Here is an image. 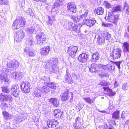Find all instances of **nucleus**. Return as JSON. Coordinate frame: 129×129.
Instances as JSON below:
<instances>
[{
  "label": "nucleus",
  "mask_w": 129,
  "mask_h": 129,
  "mask_svg": "<svg viewBox=\"0 0 129 129\" xmlns=\"http://www.w3.org/2000/svg\"><path fill=\"white\" fill-rule=\"evenodd\" d=\"M105 18L107 21L113 23L115 24H116L119 20L118 15H114L112 12L108 13V15H106Z\"/></svg>",
  "instance_id": "1"
},
{
  "label": "nucleus",
  "mask_w": 129,
  "mask_h": 129,
  "mask_svg": "<svg viewBox=\"0 0 129 129\" xmlns=\"http://www.w3.org/2000/svg\"><path fill=\"white\" fill-rule=\"evenodd\" d=\"M26 24V22L25 18L20 17L18 19H17L14 21L12 27L13 29H18L20 26L21 27H25Z\"/></svg>",
  "instance_id": "2"
},
{
  "label": "nucleus",
  "mask_w": 129,
  "mask_h": 129,
  "mask_svg": "<svg viewBox=\"0 0 129 129\" xmlns=\"http://www.w3.org/2000/svg\"><path fill=\"white\" fill-rule=\"evenodd\" d=\"M111 37V35L108 32L104 31L102 32L101 36L99 35V36H98V41L99 43L104 44L105 39L109 40Z\"/></svg>",
  "instance_id": "3"
},
{
  "label": "nucleus",
  "mask_w": 129,
  "mask_h": 129,
  "mask_svg": "<svg viewBox=\"0 0 129 129\" xmlns=\"http://www.w3.org/2000/svg\"><path fill=\"white\" fill-rule=\"evenodd\" d=\"M9 70L5 68H3L2 70V73L0 76V81H1L2 83H4L6 84L7 86L8 85L10 81L8 80V78L5 76V75L6 72L9 71Z\"/></svg>",
  "instance_id": "4"
},
{
  "label": "nucleus",
  "mask_w": 129,
  "mask_h": 129,
  "mask_svg": "<svg viewBox=\"0 0 129 129\" xmlns=\"http://www.w3.org/2000/svg\"><path fill=\"white\" fill-rule=\"evenodd\" d=\"M73 94L72 92H69L68 90L65 91L63 93L61 96V99L62 100L66 101L70 99L71 102H72Z\"/></svg>",
  "instance_id": "5"
},
{
  "label": "nucleus",
  "mask_w": 129,
  "mask_h": 129,
  "mask_svg": "<svg viewBox=\"0 0 129 129\" xmlns=\"http://www.w3.org/2000/svg\"><path fill=\"white\" fill-rule=\"evenodd\" d=\"M37 43L38 44L41 45H43L46 43V37L44 33H43L42 32H40L38 33L36 36Z\"/></svg>",
  "instance_id": "6"
},
{
  "label": "nucleus",
  "mask_w": 129,
  "mask_h": 129,
  "mask_svg": "<svg viewBox=\"0 0 129 129\" xmlns=\"http://www.w3.org/2000/svg\"><path fill=\"white\" fill-rule=\"evenodd\" d=\"M78 48L77 46H70L68 48V53L70 56L74 58L76 55Z\"/></svg>",
  "instance_id": "7"
},
{
  "label": "nucleus",
  "mask_w": 129,
  "mask_h": 129,
  "mask_svg": "<svg viewBox=\"0 0 129 129\" xmlns=\"http://www.w3.org/2000/svg\"><path fill=\"white\" fill-rule=\"evenodd\" d=\"M111 67V66L109 64H108L106 65L101 64H99V68L100 71V76L101 77L103 76H107L106 74L104 73H103V70H105L110 69Z\"/></svg>",
  "instance_id": "8"
},
{
  "label": "nucleus",
  "mask_w": 129,
  "mask_h": 129,
  "mask_svg": "<svg viewBox=\"0 0 129 129\" xmlns=\"http://www.w3.org/2000/svg\"><path fill=\"white\" fill-rule=\"evenodd\" d=\"M89 71L91 72L98 73L100 76V71L99 68V65L95 63H92L89 66Z\"/></svg>",
  "instance_id": "9"
},
{
  "label": "nucleus",
  "mask_w": 129,
  "mask_h": 129,
  "mask_svg": "<svg viewBox=\"0 0 129 129\" xmlns=\"http://www.w3.org/2000/svg\"><path fill=\"white\" fill-rule=\"evenodd\" d=\"M24 76L23 73L21 72H15L11 73L10 75V77L16 80H21Z\"/></svg>",
  "instance_id": "10"
},
{
  "label": "nucleus",
  "mask_w": 129,
  "mask_h": 129,
  "mask_svg": "<svg viewBox=\"0 0 129 129\" xmlns=\"http://www.w3.org/2000/svg\"><path fill=\"white\" fill-rule=\"evenodd\" d=\"M20 85L21 89L22 91L24 93H28L30 91V85L29 83L24 82H22L21 83Z\"/></svg>",
  "instance_id": "11"
},
{
  "label": "nucleus",
  "mask_w": 129,
  "mask_h": 129,
  "mask_svg": "<svg viewBox=\"0 0 129 129\" xmlns=\"http://www.w3.org/2000/svg\"><path fill=\"white\" fill-rule=\"evenodd\" d=\"M121 51L120 49L117 48L112 51L111 53V57L113 59H115L119 58L121 55Z\"/></svg>",
  "instance_id": "12"
},
{
  "label": "nucleus",
  "mask_w": 129,
  "mask_h": 129,
  "mask_svg": "<svg viewBox=\"0 0 129 129\" xmlns=\"http://www.w3.org/2000/svg\"><path fill=\"white\" fill-rule=\"evenodd\" d=\"M89 17V18H84V19L83 20V23L84 24L91 27L96 22V20L93 19H90V15Z\"/></svg>",
  "instance_id": "13"
},
{
  "label": "nucleus",
  "mask_w": 129,
  "mask_h": 129,
  "mask_svg": "<svg viewBox=\"0 0 129 129\" xmlns=\"http://www.w3.org/2000/svg\"><path fill=\"white\" fill-rule=\"evenodd\" d=\"M13 100L11 95L10 94L4 95L3 94L1 93L0 96V101H6L8 103H11Z\"/></svg>",
  "instance_id": "14"
},
{
  "label": "nucleus",
  "mask_w": 129,
  "mask_h": 129,
  "mask_svg": "<svg viewBox=\"0 0 129 129\" xmlns=\"http://www.w3.org/2000/svg\"><path fill=\"white\" fill-rule=\"evenodd\" d=\"M25 36L24 32L22 30H19L16 34V39L17 42H20Z\"/></svg>",
  "instance_id": "15"
},
{
  "label": "nucleus",
  "mask_w": 129,
  "mask_h": 129,
  "mask_svg": "<svg viewBox=\"0 0 129 129\" xmlns=\"http://www.w3.org/2000/svg\"><path fill=\"white\" fill-rule=\"evenodd\" d=\"M75 123L73 126L75 129H83L81 127L82 119L79 117H77L75 119Z\"/></svg>",
  "instance_id": "16"
},
{
  "label": "nucleus",
  "mask_w": 129,
  "mask_h": 129,
  "mask_svg": "<svg viewBox=\"0 0 129 129\" xmlns=\"http://www.w3.org/2000/svg\"><path fill=\"white\" fill-rule=\"evenodd\" d=\"M68 11L72 13L76 12V8L75 4L73 2L69 3L67 6Z\"/></svg>",
  "instance_id": "17"
},
{
  "label": "nucleus",
  "mask_w": 129,
  "mask_h": 129,
  "mask_svg": "<svg viewBox=\"0 0 129 129\" xmlns=\"http://www.w3.org/2000/svg\"><path fill=\"white\" fill-rule=\"evenodd\" d=\"M58 60L57 58H52L48 63L45 64V67L47 69H50V68L51 65L53 64H57Z\"/></svg>",
  "instance_id": "18"
},
{
  "label": "nucleus",
  "mask_w": 129,
  "mask_h": 129,
  "mask_svg": "<svg viewBox=\"0 0 129 129\" xmlns=\"http://www.w3.org/2000/svg\"><path fill=\"white\" fill-rule=\"evenodd\" d=\"M88 55L85 53L80 54L78 57V61L82 63L86 62L88 59Z\"/></svg>",
  "instance_id": "19"
},
{
  "label": "nucleus",
  "mask_w": 129,
  "mask_h": 129,
  "mask_svg": "<svg viewBox=\"0 0 129 129\" xmlns=\"http://www.w3.org/2000/svg\"><path fill=\"white\" fill-rule=\"evenodd\" d=\"M7 66L10 68L16 69L19 66L18 62L17 60H13L8 63Z\"/></svg>",
  "instance_id": "20"
},
{
  "label": "nucleus",
  "mask_w": 129,
  "mask_h": 129,
  "mask_svg": "<svg viewBox=\"0 0 129 129\" xmlns=\"http://www.w3.org/2000/svg\"><path fill=\"white\" fill-rule=\"evenodd\" d=\"M80 14H82V15L80 16L81 17L83 18H89V14H88V11L86 9H85L84 8H82L81 10L79 11Z\"/></svg>",
  "instance_id": "21"
},
{
  "label": "nucleus",
  "mask_w": 129,
  "mask_h": 129,
  "mask_svg": "<svg viewBox=\"0 0 129 129\" xmlns=\"http://www.w3.org/2000/svg\"><path fill=\"white\" fill-rule=\"evenodd\" d=\"M65 80L66 82L68 83H71L73 82V81L68 69L66 70V73L65 76Z\"/></svg>",
  "instance_id": "22"
},
{
  "label": "nucleus",
  "mask_w": 129,
  "mask_h": 129,
  "mask_svg": "<svg viewBox=\"0 0 129 129\" xmlns=\"http://www.w3.org/2000/svg\"><path fill=\"white\" fill-rule=\"evenodd\" d=\"M58 123L57 121H55L54 119L50 120L47 122V124L49 127L54 128L56 127Z\"/></svg>",
  "instance_id": "23"
},
{
  "label": "nucleus",
  "mask_w": 129,
  "mask_h": 129,
  "mask_svg": "<svg viewBox=\"0 0 129 129\" xmlns=\"http://www.w3.org/2000/svg\"><path fill=\"white\" fill-rule=\"evenodd\" d=\"M105 91L107 92V95L109 96H112L115 94V92L113 91L112 90L110 89L108 87H103Z\"/></svg>",
  "instance_id": "24"
},
{
  "label": "nucleus",
  "mask_w": 129,
  "mask_h": 129,
  "mask_svg": "<svg viewBox=\"0 0 129 129\" xmlns=\"http://www.w3.org/2000/svg\"><path fill=\"white\" fill-rule=\"evenodd\" d=\"M65 0H56V2L53 7L52 10L54 11L55 10H57L60 6V3L63 2Z\"/></svg>",
  "instance_id": "25"
},
{
  "label": "nucleus",
  "mask_w": 129,
  "mask_h": 129,
  "mask_svg": "<svg viewBox=\"0 0 129 129\" xmlns=\"http://www.w3.org/2000/svg\"><path fill=\"white\" fill-rule=\"evenodd\" d=\"M50 50L49 47V46H47L41 49L40 52L42 55L45 56L48 54Z\"/></svg>",
  "instance_id": "26"
},
{
  "label": "nucleus",
  "mask_w": 129,
  "mask_h": 129,
  "mask_svg": "<svg viewBox=\"0 0 129 129\" xmlns=\"http://www.w3.org/2000/svg\"><path fill=\"white\" fill-rule=\"evenodd\" d=\"M49 102L55 107H57L59 104V103L57 99L56 98H51L49 99Z\"/></svg>",
  "instance_id": "27"
},
{
  "label": "nucleus",
  "mask_w": 129,
  "mask_h": 129,
  "mask_svg": "<svg viewBox=\"0 0 129 129\" xmlns=\"http://www.w3.org/2000/svg\"><path fill=\"white\" fill-rule=\"evenodd\" d=\"M25 43L27 45L29 46H31L34 44V40L31 35L29 36V37L27 39Z\"/></svg>",
  "instance_id": "28"
},
{
  "label": "nucleus",
  "mask_w": 129,
  "mask_h": 129,
  "mask_svg": "<svg viewBox=\"0 0 129 129\" xmlns=\"http://www.w3.org/2000/svg\"><path fill=\"white\" fill-rule=\"evenodd\" d=\"M123 10L126 14L129 15V5L126 2L124 3Z\"/></svg>",
  "instance_id": "29"
},
{
  "label": "nucleus",
  "mask_w": 129,
  "mask_h": 129,
  "mask_svg": "<svg viewBox=\"0 0 129 129\" xmlns=\"http://www.w3.org/2000/svg\"><path fill=\"white\" fill-rule=\"evenodd\" d=\"M71 18L75 22H78L81 20L83 18L81 17L80 16H77L71 15Z\"/></svg>",
  "instance_id": "30"
},
{
  "label": "nucleus",
  "mask_w": 129,
  "mask_h": 129,
  "mask_svg": "<svg viewBox=\"0 0 129 129\" xmlns=\"http://www.w3.org/2000/svg\"><path fill=\"white\" fill-rule=\"evenodd\" d=\"M95 12L98 15H102L104 12V9L101 7H98L95 10Z\"/></svg>",
  "instance_id": "31"
},
{
  "label": "nucleus",
  "mask_w": 129,
  "mask_h": 129,
  "mask_svg": "<svg viewBox=\"0 0 129 129\" xmlns=\"http://www.w3.org/2000/svg\"><path fill=\"white\" fill-rule=\"evenodd\" d=\"M123 45L124 47V52L127 53L129 52V43L126 42L124 43Z\"/></svg>",
  "instance_id": "32"
},
{
  "label": "nucleus",
  "mask_w": 129,
  "mask_h": 129,
  "mask_svg": "<svg viewBox=\"0 0 129 129\" xmlns=\"http://www.w3.org/2000/svg\"><path fill=\"white\" fill-rule=\"evenodd\" d=\"M122 7L121 5H118L116 7H113L112 9V11L113 13L114 12L121 11Z\"/></svg>",
  "instance_id": "33"
},
{
  "label": "nucleus",
  "mask_w": 129,
  "mask_h": 129,
  "mask_svg": "<svg viewBox=\"0 0 129 129\" xmlns=\"http://www.w3.org/2000/svg\"><path fill=\"white\" fill-rule=\"evenodd\" d=\"M48 21L47 22L48 25H51L52 24L53 21L55 19V17L54 16H52L51 17L49 16L48 18Z\"/></svg>",
  "instance_id": "34"
},
{
  "label": "nucleus",
  "mask_w": 129,
  "mask_h": 129,
  "mask_svg": "<svg viewBox=\"0 0 129 129\" xmlns=\"http://www.w3.org/2000/svg\"><path fill=\"white\" fill-rule=\"evenodd\" d=\"M119 111H117L112 114V118L117 119L119 118Z\"/></svg>",
  "instance_id": "35"
},
{
  "label": "nucleus",
  "mask_w": 129,
  "mask_h": 129,
  "mask_svg": "<svg viewBox=\"0 0 129 129\" xmlns=\"http://www.w3.org/2000/svg\"><path fill=\"white\" fill-rule=\"evenodd\" d=\"M24 54H27L30 56L33 57L34 55V54L33 52L25 49L24 50Z\"/></svg>",
  "instance_id": "36"
},
{
  "label": "nucleus",
  "mask_w": 129,
  "mask_h": 129,
  "mask_svg": "<svg viewBox=\"0 0 129 129\" xmlns=\"http://www.w3.org/2000/svg\"><path fill=\"white\" fill-rule=\"evenodd\" d=\"M99 55L98 53H96L95 54H93L92 56V60L93 61L98 59L99 58Z\"/></svg>",
  "instance_id": "37"
},
{
  "label": "nucleus",
  "mask_w": 129,
  "mask_h": 129,
  "mask_svg": "<svg viewBox=\"0 0 129 129\" xmlns=\"http://www.w3.org/2000/svg\"><path fill=\"white\" fill-rule=\"evenodd\" d=\"M24 119V117L22 115H20L19 116L16 117L15 119L17 122L18 123L22 121Z\"/></svg>",
  "instance_id": "38"
},
{
  "label": "nucleus",
  "mask_w": 129,
  "mask_h": 129,
  "mask_svg": "<svg viewBox=\"0 0 129 129\" xmlns=\"http://www.w3.org/2000/svg\"><path fill=\"white\" fill-rule=\"evenodd\" d=\"M42 92L40 89H38L35 90L34 92V95L37 97H39L41 96Z\"/></svg>",
  "instance_id": "39"
},
{
  "label": "nucleus",
  "mask_w": 129,
  "mask_h": 129,
  "mask_svg": "<svg viewBox=\"0 0 129 129\" xmlns=\"http://www.w3.org/2000/svg\"><path fill=\"white\" fill-rule=\"evenodd\" d=\"M45 85L50 88L55 89L56 87L55 84L53 83H45Z\"/></svg>",
  "instance_id": "40"
},
{
  "label": "nucleus",
  "mask_w": 129,
  "mask_h": 129,
  "mask_svg": "<svg viewBox=\"0 0 129 129\" xmlns=\"http://www.w3.org/2000/svg\"><path fill=\"white\" fill-rule=\"evenodd\" d=\"M83 99L85 102H87L90 104H91L92 103H93V101L91 100L89 97H88L86 98H83Z\"/></svg>",
  "instance_id": "41"
},
{
  "label": "nucleus",
  "mask_w": 129,
  "mask_h": 129,
  "mask_svg": "<svg viewBox=\"0 0 129 129\" xmlns=\"http://www.w3.org/2000/svg\"><path fill=\"white\" fill-rule=\"evenodd\" d=\"M103 4L106 8L108 9H109L111 7V4L107 1H104L103 2Z\"/></svg>",
  "instance_id": "42"
},
{
  "label": "nucleus",
  "mask_w": 129,
  "mask_h": 129,
  "mask_svg": "<svg viewBox=\"0 0 129 129\" xmlns=\"http://www.w3.org/2000/svg\"><path fill=\"white\" fill-rule=\"evenodd\" d=\"M34 28L33 27H31L30 28H26V30L28 33L30 34V35H32V33L34 32Z\"/></svg>",
  "instance_id": "43"
},
{
  "label": "nucleus",
  "mask_w": 129,
  "mask_h": 129,
  "mask_svg": "<svg viewBox=\"0 0 129 129\" xmlns=\"http://www.w3.org/2000/svg\"><path fill=\"white\" fill-rule=\"evenodd\" d=\"M2 114L6 120H8L10 117V116L9 114L6 112L4 111Z\"/></svg>",
  "instance_id": "44"
},
{
  "label": "nucleus",
  "mask_w": 129,
  "mask_h": 129,
  "mask_svg": "<svg viewBox=\"0 0 129 129\" xmlns=\"http://www.w3.org/2000/svg\"><path fill=\"white\" fill-rule=\"evenodd\" d=\"M79 25V24L78 23L74 24L72 27V30L73 31H77V30L78 28L79 29L80 28V26Z\"/></svg>",
  "instance_id": "45"
},
{
  "label": "nucleus",
  "mask_w": 129,
  "mask_h": 129,
  "mask_svg": "<svg viewBox=\"0 0 129 129\" xmlns=\"http://www.w3.org/2000/svg\"><path fill=\"white\" fill-rule=\"evenodd\" d=\"M48 87L43 86L41 88V90L43 92L46 93H47L50 91V89Z\"/></svg>",
  "instance_id": "46"
},
{
  "label": "nucleus",
  "mask_w": 129,
  "mask_h": 129,
  "mask_svg": "<svg viewBox=\"0 0 129 129\" xmlns=\"http://www.w3.org/2000/svg\"><path fill=\"white\" fill-rule=\"evenodd\" d=\"M51 68L52 70L54 71V72H56L58 70V68L57 66V64H53L51 65Z\"/></svg>",
  "instance_id": "47"
},
{
  "label": "nucleus",
  "mask_w": 129,
  "mask_h": 129,
  "mask_svg": "<svg viewBox=\"0 0 129 129\" xmlns=\"http://www.w3.org/2000/svg\"><path fill=\"white\" fill-rule=\"evenodd\" d=\"M73 24H74L73 23L71 22H69L66 25V28L68 30H70L71 29H72V27H73Z\"/></svg>",
  "instance_id": "48"
},
{
  "label": "nucleus",
  "mask_w": 129,
  "mask_h": 129,
  "mask_svg": "<svg viewBox=\"0 0 129 129\" xmlns=\"http://www.w3.org/2000/svg\"><path fill=\"white\" fill-rule=\"evenodd\" d=\"M26 12L27 14L28 15H30L31 16H33L34 15V13L32 10L30 8H28L26 10Z\"/></svg>",
  "instance_id": "49"
},
{
  "label": "nucleus",
  "mask_w": 129,
  "mask_h": 129,
  "mask_svg": "<svg viewBox=\"0 0 129 129\" xmlns=\"http://www.w3.org/2000/svg\"><path fill=\"white\" fill-rule=\"evenodd\" d=\"M100 129H112L111 126H108L106 124L105 125L102 126L100 127Z\"/></svg>",
  "instance_id": "50"
},
{
  "label": "nucleus",
  "mask_w": 129,
  "mask_h": 129,
  "mask_svg": "<svg viewBox=\"0 0 129 129\" xmlns=\"http://www.w3.org/2000/svg\"><path fill=\"white\" fill-rule=\"evenodd\" d=\"M17 86L15 85L13 86L10 90V92H11V93L15 92L16 90H17Z\"/></svg>",
  "instance_id": "51"
},
{
  "label": "nucleus",
  "mask_w": 129,
  "mask_h": 129,
  "mask_svg": "<svg viewBox=\"0 0 129 129\" xmlns=\"http://www.w3.org/2000/svg\"><path fill=\"white\" fill-rule=\"evenodd\" d=\"M8 3V0H0V4L1 5H7Z\"/></svg>",
  "instance_id": "52"
},
{
  "label": "nucleus",
  "mask_w": 129,
  "mask_h": 129,
  "mask_svg": "<svg viewBox=\"0 0 129 129\" xmlns=\"http://www.w3.org/2000/svg\"><path fill=\"white\" fill-rule=\"evenodd\" d=\"M2 91L3 92L8 93L10 92V90L8 89L7 87H2Z\"/></svg>",
  "instance_id": "53"
},
{
  "label": "nucleus",
  "mask_w": 129,
  "mask_h": 129,
  "mask_svg": "<svg viewBox=\"0 0 129 129\" xmlns=\"http://www.w3.org/2000/svg\"><path fill=\"white\" fill-rule=\"evenodd\" d=\"M128 85L126 83H124L122 86V88L124 90H126L128 89Z\"/></svg>",
  "instance_id": "54"
},
{
  "label": "nucleus",
  "mask_w": 129,
  "mask_h": 129,
  "mask_svg": "<svg viewBox=\"0 0 129 129\" xmlns=\"http://www.w3.org/2000/svg\"><path fill=\"white\" fill-rule=\"evenodd\" d=\"M63 112H61L60 110V111L58 113L57 116H56V117L62 118L63 116Z\"/></svg>",
  "instance_id": "55"
},
{
  "label": "nucleus",
  "mask_w": 129,
  "mask_h": 129,
  "mask_svg": "<svg viewBox=\"0 0 129 129\" xmlns=\"http://www.w3.org/2000/svg\"><path fill=\"white\" fill-rule=\"evenodd\" d=\"M12 95H13L15 97H17L18 96V91L17 90H16L15 92H12L11 93Z\"/></svg>",
  "instance_id": "56"
},
{
  "label": "nucleus",
  "mask_w": 129,
  "mask_h": 129,
  "mask_svg": "<svg viewBox=\"0 0 129 129\" xmlns=\"http://www.w3.org/2000/svg\"><path fill=\"white\" fill-rule=\"evenodd\" d=\"M121 61L115 62H114V63L116 65L118 69L120 68V65Z\"/></svg>",
  "instance_id": "57"
},
{
  "label": "nucleus",
  "mask_w": 129,
  "mask_h": 129,
  "mask_svg": "<svg viewBox=\"0 0 129 129\" xmlns=\"http://www.w3.org/2000/svg\"><path fill=\"white\" fill-rule=\"evenodd\" d=\"M99 84L102 86H105L107 85L108 84L106 82L101 81L99 83Z\"/></svg>",
  "instance_id": "58"
},
{
  "label": "nucleus",
  "mask_w": 129,
  "mask_h": 129,
  "mask_svg": "<svg viewBox=\"0 0 129 129\" xmlns=\"http://www.w3.org/2000/svg\"><path fill=\"white\" fill-rule=\"evenodd\" d=\"M60 111V110L59 109H56L53 112V113L54 115L56 116H56H57L58 113Z\"/></svg>",
  "instance_id": "59"
},
{
  "label": "nucleus",
  "mask_w": 129,
  "mask_h": 129,
  "mask_svg": "<svg viewBox=\"0 0 129 129\" xmlns=\"http://www.w3.org/2000/svg\"><path fill=\"white\" fill-rule=\"evenodd\" d=\"M111 24L110 23H105L103 22L102 23V25L104 26L105 27H109L110 26Z\"/></svg>",
  "instance_id": "60"
},
{
  "label": "nucleus",
  "mask_w": 129,
  "mask_h": 129,
  "mask_svg": "<svg viewBox=\"0 0 129 129\" xmlns=\"http://www.w3.org/2000/svg\"><path fill=\"white\" fill-rule=\"evenodd\" d=\"M127 29L128 31L129 32V25L128 26ZM124 36L125 37H127L129 38V34H128L126 32L125 33Z\"/></svg>",
  "instance_id": "61"
},
{
  "label": "nucleus",
  "mask_w": 129,
  "mask_h": 129,
  "mask_svg": "<svg viewBox=\"0 0 129 129\" xmlns=\"http://www.w3.org/2000/svg\"><path fill=\"white\" fill-rule=\"evenodd\" d=\"M72 76L74 77V78L76 79L78 78L77 77V74L75 73H74L72 74Z\"/></svg>",
  "instance_id": "62"
},
{
  "label": "nucleus",
  "mask_w": 129,
  "mask_h": 129,
  "mask_svg": "<svg viewBox=\"0 0 129 129\" xmlns=\"http://www.w3.org/2000/svg\"><path fill=\"white\" fill-rule=\"evenodd\" d=\"M124 113H125L123 111L122 112V114H121V117L123 118H124L125 117V116H124Z\"/></svg>",
  "instance_id": "63"
},
{
  "label": "nucleus",
  "mask_w": 129,
  "mask_h": 129,
  "mask_svg": "<svg viewBox=\"0 0 129 129\" xmlns=\"http://www.w3.org/2000/svg\"><path fill=\"white\" fill-rule=\"evenodd\" d=\"M99 111L100 112L103 113H105L106 112V111H105V110H103V111Z\"/></svg>",
  "instance_id": "64"
}]
</instances>
